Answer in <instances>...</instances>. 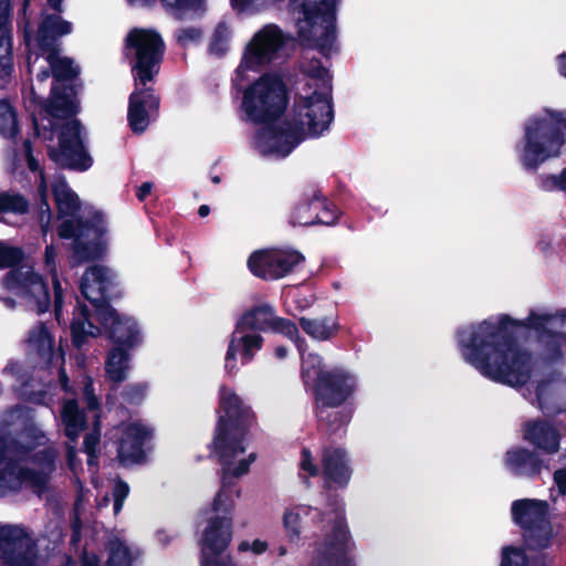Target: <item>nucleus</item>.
<instances>
[{"label": "nucleus", "instance_id": "obj_15", "mask_svg": "<svg viewBox=\"0 0 566 566\" xmlns=\"http://www.w3.org/2000/svg\"><path fill=\"white\" fill-rule=\"evenodd\" d=\"M304 260V255L296 250L260 249L249 255L247 266L258 279L276 281L293 272Z\"/></svg>", "mask_w": 566, "mask_h": 566}, {"label": "nucleus", "instance_id": "obj_50", "mask_svg": "<svg viewBox=\"0 0 566 566\" xmlns=\"http://www.w3.org/2000/svg\"><path fill=\"white\" fill-rule=\"evenodd\" d=\"M543 188L548 191H562L566 193V167L558 175H547L543 179Z\"/></svg>", "mask_w": 566, "mask_h": 566}, {"label": "nucleus", "instance_id": "obj_59", "mask_svg": "<svg viewBox=\"0 0 566 566\" xmlns=\"http://www.w3.org/2000/svg\"><path fill=\"white\" fill-rule=\"evenodd\" d=\"M293 327H294L293 328L294 331L292 332L293 334H282V335L287 337L289 339H291L295 344L298 353L301 355H303L307 349L306 339L300 335L297 325L294 322H293Z\"/></svg>", "mask_w": 566, "mask_h": 566}, {"label": "nucleus", "instance_id": "obj_23", "mask_svg": "<svg viewBox=\"0 0 566 566\" xmlns=\"http://www.w3.org/2000/svg\"><path fill=\"white\" fill-rule=\"evenodd\" d=\"M118 459L124 465L139 463L145 458L144 447L151 438L153 430L140 421L123 423L118 428Z\"/></svg>", "mask_w": 566, "mask_h": 566}, {"label": "nucleus", "instance_id": "obj_19", "mask_svg": "<svg viewBox=\"0 0 566 566\" xmlns=\"http://www.w3.org/2000/svg\"><path fill=\"white\" fill-rule=\"evenodd\" d=\"M117 285L116 273L107 266L95 264L85 271L80 283L83 296L92 304L94 313L102 304H108L107 300L114 294Z\"/></svg>", "mask_w": 566, "mask_h": 566}, {"label": "nucleus", "instance_id": "obj_61", "mask_svg": "<svg viewBox=\"0 0 566 566\" xmlns=\"http://www.w3.org/2000/svg\"><path fill=\"white\" fill-rule=\"evenodd\" d=\"M157 541L163 545H168L175 537L176 534L168 532L166 530H159L156 534Z\"/></svg>", "mask_w": 566, "mask_h": 566}, {"label": "nucleus", "instance_id": "obj_56", "mask_svg": "<svg viewBox=\"0 0 566 566\" xmlns=\"http://www.w3.org/2000/svg\"><path fill=\"white\" fill-rule=\"evenodd\" d=\"M237 355V348L234 347V345H231L229 343L228 350L224 357V370L230 376L235 375L238 371Z\"/></svg>", "mask_w": 566, "mask_h": 566}, {"label": "nucleus", "instance_id": "obj_16", "mask_svg": "<svg viewBox=\"0 0 566 566\" xmlns=\"http://www.w3.org/2000/svg\"><path fill=\"white\" fill-rule=\"evenodd\" d=\"M36 545L32 534L20 524L0 523V563L6 566H33Z\"/></svg>", "mask_w": 566, "mask_h": 566}, {"label": "nucleus", "instance_id": "obj_21", "mask_svg": "<svg viewBox=\"0 0 566 566\" xmlns=\"http://www.w3.org/2000/svg\"><path fill=\"white\" fill-rule=\"evenodd\" d=\"M159 97L154 94L151 84L135 83L129 96L128 124L135 134H142L156 117L159 108Z\"/></svg>", "mask_w": 566, "mask_h": 566}, {"label": "nucleus", "instance_id": "obj_40", "mask_svg": "<svg viewBox=\"0 0 566 566\" xmlns=\"http://www.w3.org/2000/svg\"><path fill=\"white\" fill-rule=\"evenodd\" d=\"M167 12L180 20L200 18L207 11V0H160Z\"/></svg>", "mask_w": 566, "mask_h": 566}, {"label": "nucleus", "instance_id": "obj_58", "mask_svg": "<svg viewBox=\"0 0 566 566\" xmlns=\"http://www.w3.org/2000/svg\"><path fill=\"white\" fill-rule=\"evenodd\" d=\"M249 549L256 555L263 554L268 549V543L261 539H254L251 544L247 541L239 544L240 552H247Z\"/></svg>", "mask_w": 566, "mask_h": 566}, {"label": "nucleus", "instance_id": "obj_34", "mask_svg": "<svg viewBox=\"0 0 566 566\" xmlns=\"http://www.w3.org/2000/svg\"><path fill=\"white\" fill-rule=\"evenodd\" d=\"M272 61L273 59L252 40L247 46L243 57L238 69L235 70V76L232 78V86L237 90L238 93L243 94V91L248 87L243 86L245 72L249 70H255L258 66L264 65Z\"/></svg>", "mask_w": 566, "mask_h": 566}, {"label": "nucleus", "instance_id": "obj_51", "mask_svg": "<svg viewBox=\"0 0 566 566\" xmlns=\"http://www.w3.org/2000/svg\"><path fill=\"white\" fill-rule=\"evenodd\" d=\"M129 486L122 480H117L114 484L113 496H114V513L118 514L124 505L125 499L128 496Z\"/></svg>", "mask_w": 566, "mask_h": 566}, {"label": "nucleus", "instance_id": "obj_9", "mask_svg": "<svg viewBox=\"0 0 566 566\" xmlns=\"http://www.w3.org/2000/svg\"><path fill=\"white\" fill-rule=\"evenodd\" d=\"M28 459L18 460L8 452L7 443L0 437V499L31 490L41 494L50 480L51 457L46 455L38 462V467H30ZM36 464V461L34 462Z\"/></svg>", "mask_w": 566, "mask_h": 566}, {"label": "nucleus", "instance_id": "obj_60", "mask_svg": "<svg viewBox=\"0 0 566 566\" xmlns=\"http://www.w3.org/2000/svg\"><path fill=\"white\" fill-rule=\"evenodd\" d=\"M554 482L562 495H566V469H557L554 472Z\"/></svg>", "mask_w": 566, "mask_h": 566}, {"label": "nucleus", "instance_id": "obj_22", "mask_svg": "<svg viewBox=\"0 0 566 566\" xmlns=\"http://www.w3.org/2000/svg\"><path fill=\"white\" fill-rule=\"evenodd\" d=\"M241 489L238 479L230 490H227L218 502V509L214 511V566H222L219 557L229 546L232 539V511L234 507V496L239 497Z\"/></svg>", "mask_w": 566, "mask_h": 566}, {"label": "nucleus", "instance_id": "obj_24", "mask_svg": "<svg viewBox=\"0 0 566 566\" xmlns=\"http://www.w3.org/2000/svg\"><path fill=\"white\" fill-rule=\"evenodd\" d=\"M353 412L354 410L349 406L313 405L317 431L327 438L345 436Z\"/></svg>", "mask_w": 566, "mask_h": 566}, {"label": "nucleus", "instance_id": "obj_18", "mask_svg": "<svg viewBox=\"0 0 566 566\" xmlns=\"http://www.w3.org/2000/svg\"><path fill=\"white\" fill-rule=\"evenodd\" d=\"M237 332L293 334V321L276 316L275 310L268 303L254 305L238 318Z\"/></svg>", "mask_w": 566, "mask_h": 566}, {"label": "nucleus", "instance_id": "obj_57", "mask_svg": "<svg viewBox=\"0 0 566 566\" xmlns=\"http://www.w3.org/2000/svg\"><path fill=\"white\" fill-rule=\"evenodd\" d=\"M305 72L308 76L317 80H324L327 76V70L318 59L311 60Z\"/></svg>", "mask_w": 566, "mask_h": 566}, {"label": "nucleus", "instance_id": "obj_6", "mask_svg": "<svg viewBox=\"0 0 566 566\" xmlns=\"http://www.w3.org/2000/svg\"><path fill=\"white\" fill-rule=\"evenodd\" d=\"M566 117L560 112H552L549 118L531 119L524 129L523 146L518 150L522 166L536 171L551 158L559 157L565 144Z\"/></svg>", "mask_w": 566, "mask_h": 566}, {"label": "nucleus", "instance_id": "obj_53", "mask_svg": "<svg viewBox=\"0 0 566 566\" xmlns=\"http://www.w3.org/2000/svg\"><path fill=\"white\" fill-rule=\"evenodd\" d=\"M147 389L148 386L144 382L129 385L125 389V397L128 401L137 403L145 398Z\"/></svg>", "mask_w": 566, "mask_h": 566}, {"label": "nucleus", "instance_id": "obj_39", "mask_svg": "<svg viewBox=\"0 0 566 566\" xmlns=\"http://www.w3.org/2000/svg\"><path fill=\"white\" fill-rule=\"evenodd\" d=\"M130 349L114 346L107 355L105 371L107 378L113 382H122L127 378L130 368Z\"/></svg>", "mask_w": 566, "mask_h": 566}, {"label": "nucleus", "instance_id": "obj_49", "mask_svg": "<svg viewBox=\"0 0 566 566\" xmlns=\"http://www.w3.org/2000/svg\"><path fill=\"white\" fill-rule=\"evenodd\" d=\"M22 258L23 251L20 248L0 241V269L13 266Z\"/></svg>", "mask_w": 566, "mask_h": 566}, {"label": "nucleus", "instance_id": "obj_38", "mask_svg": "<svg viewBox=\"0 0 566 566\" xmlns=\"http://www.w3.org/2000/svg\"><path fill=\"white\" fill-rule=\"evenodd\" d=\"M229 343L234 345L237 352L240 353L241 364L248 365L254 359L255 354L262 349L264 338L259 333L237 332L235 326Z\"/></svg>", "mask_w": 566, "mask_h": 566}, {"label": "nucleus", "instance_id": "obj_54", "mask_svg": "<svg viewBox=\"0 0 566 566\" xmlns=\"http://www.w3.org/2000/svg\"><path fill=\"white\" fill-rule=\"evenodd\" d=\"M301 469L308 473L310 476H317L319 474L318 467L313 462L312 452L307 448L301 451Z\"/></svg>", "mask_w": 566, "mask_h": 566}, {"label": "nucleus", "instance_id": "obj_62", "mask_svg": "<svg viewBox=\"0 0 566 566\" xmlns=\"http://www.w3.org/2000/svg\"><path fill=\"white\" fill-rule=\"evenodd\" d=\"M82 566H99V559L96 554L85 552L81 558Z\"/></svg>", "mask_w": 566, "mask_h": 566}, {"label": "nucleus", "instance_id": "obj_30", "mask_svg": "<svg viewBox=\"0 0 566 566\" xmlns=\"http://www.w3.org/2000/svg\"><path fill=\"white\" fill-rule=\"evenodd\" d=\"M524 439L547 454L559 450L560 433L548 421H527L524 426Z\"/></svg>", "mask_w": 566, "mask_h": 566}, {"label": "nucleus", "instance_id": "obj_29", "mask_svg": "<svg viewBox=\"0 0 566 566\" xmlns=\"http://www.w3.org/2000/svg\"><path fill=\"white\" fill-rule=\"evenodd\" d=\"M61 421L64 427V433L70 440L66 444L69 465L75 471V446L71 444V442H75L80 433L86 428L85 415L78 408L76 400L69 399L64 401L61 410Z\"/></svg>", "mask_w": 566, "mask_h": 566}, {"label": "nucleus", "instance_id": "obj_28", "mask_svg": "<svg viewBox=\"0 0 566 566\" xmlns=\"http://www.w3.org/2000/svg\"><path fill=\"white\" fill-rule=\"evenodd\" d=\"M10 0H0V86H4L11 76L12 64V22Z\"/></svg>", "mask_w": 566, "mask_h": 566}, {"label": "nucleus", "instance_id": "obj_42", "mask_svg": "<svg viewBox=\"0 0 566 566\" xmlns=\"http://www.w3.org/2000/svg\"><path fill=\"white\" fill-rule=\"evenodd\" d=\"M197 530L201 532L200 544V566H212V515L209 509L203 510L198 515Z\"/></svg>", "mask_w": 566, "mask_h": 566}, {"label": "nucleus", "instance_id": "obj_31", "mask_svg": "<svg viewBox=\"0 0 566 566\" xmlns=\"http://www.w3.org/2000/svg\"><path fill=\"white\" fill-rule=\"evenodd\" d=\"M322 191L316 186H311L304 190L301 199L291 211L289 222L291 226L312 227L314 226V218H317V210L321 200Z\"/></svg>", "mask_w": 566, "mask_h": 566}, {"label": "nucleus", "instance_id": "obj_8", "mask_svg": "<svg viewBox=\"0 0 566 566\" xmlns=\"http://www.w3.org/2000/svg\"><path fill=\"white\" fill-rule=\"evenodd\" d=\"M301 377L312 388L313 405L348 406L357 390L355 376L342 368L324 369L318 357L302 365Z\"/></svg>", "mask_w": 566, "mask_h": 566}, {"label": "nucleus", "instance_id": "obj_47", "mask_svg": "<svg viewBox=\"0 0 566 566\" xmlns=\"http://www.w3.org/2000/svg\"><path fill=\"white\" fill-rule=\"evenodd\" d=\"M322 205H319L317 210V218H314V226H335L338 223L342 211L336 207V205L331 201L327 197L321 195Z\"/></svg>", "mask_w": 566, "mask_h": 566}, {"label": "nucleus", "instance_id": "obj_17", "mask_svg": "<svg viewBox=\"0 0 566 566\" xmlns=\"http://www.w3.org/2000/svg\"><path fill=\"white\" fill-rule=\"evenodd\" d=\"M49 156L59 166L73 170L84 171L92 166L93 159L83 145L76 119L65 123L59 135V146L49 148Z\"/></svg>", "mask_w": 566, "mask_h": 566}, {"label": "nucleus", "instance_id": "obj_26", "mask_svg": "<svg viewBox=\"0 0 566 566\" xmlns=\"http://www.w3.org/2000/svg\"><path fill=\"white\" fill-rule=\"evenodd\" d=\"M49 54L43 60L45 65H41L36 72V85H32L31 92L34 99H40L41 84L50 77L48 67L52 70L55 82L70 80L77 75L78 69L74 65L73 61L67 57H62L57 54L56 48L53 50H45Z\"/></svg>", "mask_w": 566, "mask_h": 566}, {"label": "nucleus", "instance_id": "obj_5", "mask_svg": "<svg viewBox=\"0 0 566 566\" xmlns=\"http://www.w3.org/2000/svg\"><path fill=\"white\" fill-rule=\"evenodd\" d=\"M94 321L104 326L114 346L133 349L143 342L142 328L134 317L118 314L109 304H102L97 307L96 315H91L85 306H78L75 311L71 331L76 347H81L88 337L101 334Z\"/></svg>", "mask_w": 566, "mask_h": 566}, {"label": "nucleus", "instance_id": "obj_7", "mask_svg": "<svg viewBox=\"0 0 566 566\" xmlns=\"http://www.w3.org/2000/svg\"><path fill=\"white\" fill-rule=\"evenodd\" d=\"M0 430L18 431L14 439L7 443L8 452L20 460L28 459L30 467H38L44 457H51L50 474L54 471L56 452L46 447L45 433L35 424L32 411L25 407L17 406L0 415Z\"/></svg>", "mask_w": 566, "mask_h": 566}, {"label": "nucleus", "instance_id": "obj_4", "mask_svg": "<svg viewBox=\"0 0 566 566\" xmlns=\"http://www.w3.org/2000/svg\"><path fill=\"white\" fill-rule=\"evenodd\" d=\"M218 422L214 434V454L221 465V485L214 495V511L227 490L250 471L256 454L250 453L235 464L239 454L245 452L244 440L256 422V416L235 390L226 385L219 387Z\"/></svg>", "mask_w": 566, "mask_h": 566}, {"label": "nucleus", "instance_id": "obj_11", "mask_svg": "<svg viewBox=\"0 0 566 566\" xmlns=\"http://www.w3.org/2000/svg\"><path fill=\"white\" fill-rule=\"evenodd\" d=\"M1 302L9 308L24 304L39 314L50 308L51 298L46 284L32 265L22 264L10 270L2 280Z\"/></svg>", "mask_w": 566, "mask_h": 566}, {"label": "nucleus", "instance_id": "obj_14", "mask_svg": "<svg viewBox=\"0 0 566 566\" xmlns=\"http://www.w3.org/2000/svg\"><path fill=\"white\" fill-rule=\"evenodd\" d=\"M328 492L327 505L335 513V518L331 532L325 535L321 545L315 549L314 557L356 566L354 556L356 546L346 522L344 501L338 494Z\"/></svg>", "mask_w": 566, "mask_h": 566}, {"label": "nucleus", "instance_id": "obj_25", "mask_svg": "<svg viewBox=\"0 0 566 566\" xmlns=\"http://www.w3.org/2000/svg\"><path fill=\"white\" fill-rule=\"evenodd\" d=\"M27 350L28 355L41 366L64 361L63 354L54 352L53 338L43 323H38L29 331Z\"/></svg>", "mask_w": 566, "mask_h": 566}, {"label": "nucleus", "instance_id": "obj_32", "mask_svg": "<svg viewBox=\"0 0 566 566\" xmlns=\"http://www.w3.org/2000/svg\"><path fill=\"white\" fill-rule=\"evenodd\" d=\"M72 23L64 20L57 13H43L42 22L39 25L36 43L41 50H53L60 36L72 32Z\"/></svg>", "mask_w": 566, "mask_h": 566}, {"label": "nucleus", "instance_id": "obj_1", "mask_svg": "<svg viewBox=\"0 0 566 566\" xmlns=\"http://www.w3.org/2000/svg\"><path fill=\"white\" fill-rule=\"evenodd\" d=\"M289 92L276 74L264 73L243 91L241 108L248 120L263 124L254 138L255 148L265 157L283 159L304 139L306 134L321 136L334 119L329 93L314 91L295 99L294 115L276 122L286 111Z\"/></svg>", "mask_w": 566, "mask_h": 566}, {"label": "nucleus", "instance_id": "obj_63", "mask_svg": "<svg viewBox=\"0 0 566 566\" xmlns=\"http://www.w3.org/2000/svg\"><path fill=\"white\" fill-rule=\"evenodd\" d=\"M153 189V185L150 182H144L137 191V197L139 200H145L146 197L150 193Z\"/></svg>", "mask_w": 566, "mask_h": 566}, {"label": "nucleus", "instance_id": "obj_44", "mask_svg": "<svg viewBox=\"0 0 566 566\" xmlns=\"http://www.w3.org/2000/svg\"><path fill=\"white\" fill-rule=\"evenodd\" d=\"M564 331H545V334L538 337L543 344L546 359L548 361H557L563 358L562 346L566 342V328Z\"/></svg>", "mask_w": 566, "mask_h": 566}, {"label": "nucleus", "instance_id": "obj_46", "mask_svg": "<svg viewBox=\"0 0 566 566\" xmlns=\"http://www.w3.org/2000/svg\"><path fill=\"white\" fill-rule=\"evenodd\" d=\"M19 132L14 107L8 99L0 98V135L13 138Z\"/></svg>", "mask_w": 566, "mask_h": 566}, {"label": "nucleus", "instance_id": "obj_43", "mask_svg": "<svg viewBox=\"0 0 566 566\" xmlns=\"http://www.w3.org/2000/svg\"><path fill=\"white\" fill-rule=\"evenodd\" d=\"M310 512L311 507L307 506H293L285 510L282 523L290 543L298 544L301 541L304 517L308 516Z\"/></svg>", "mask_w": 566, "mask_h": 566}, {"label": "nucleus", "instance_id": "obj_45", "mask_svg": "<svg viewBox=\"0 0 566 566\" xmlns=\"http://www.w3.org/2000/svg\"><path fill=\"white\" fill-rule=\"evenodd\" d=\"M252 40L273 60L283 46L282 32L277 27L264 28Z\"/></svg>", "mask_w": 566, "mask_h": 566}, {"label": "nucleus", "instance_id": "obj_35", "mask_svg": "<svg viewBox=\"0 0 566 566\" xmlns=\"http://www.w3.org/2000/svg\"><path fill=\"white\" fill-rule=\"evenodd\" d=\"M83 397L90 411L94 412V430L88 433L84 440V451L88 455V465H95V449L99 441L98 430V415L96 413L99 408V400L94 394L93 380L90 377H85L83 387Z\"/></svg>", "mask_w": 566, "mask_h": 566}, {"label": "nucleus", "instance_id": "obj_33", "mask_svg": "<svg viewBox=\"0 0 566 566\" xmlns=\"http://www.w3.org/2000/svg\"><path fill=\"white\" fill-rule=\"evenodd\" d=\"M298 324L305 334L319 342L333 339L340 331L336 314L314 318L302 316L298 318Z\"/></svg>", "mask_w": 566, "mask_h": 566}, {"label": "nucleus", "instance_id": "obj_36", "mask_svg": "<svg viewBox=\"0 0 566 566\" xmlns=\"http://www.w3.org/2000/svg\"><path fill=\"white\" fill-rule=\"evenodd\" d=\"M108 558L106 566H132L142 555L136 546H128L120 533H112L107 541Z\"/></svg>", "mask_w": 566, "mask_h": 566}, {"label": "nucleus", "instance_id": "obj_20", "mask_svg": "<svg viewBox=\"0 0 566 566\" xmlns=\"http://www.w3.org/2000/svg\"><path fill=\"white\" fill-rule=\"evenodd\" d=\"M323 489L332 491L346 489L353 475L350 459L347 451L340 447H324L322 450Z\"/></svg>", "mask_w": 566, "mask_h": 566}, {"label": "nucleus", "instance_id": "obj_48", "mask_svg": "<svg viewBox=\"0 0 566 566\" xmlns=\"http://www.w3.org/2000/svg\"><path fill=\"white\" fill-rule=\"evenodd\" d=\"M528 557L522 547L505 546L500 566H528Z\"/></svg>", "mask_w": 566, "mask_h": 566}, {"label": "nucleus", "instance_id": "obj_37", "mask_svg": "<svg viewBox=\"0 0 566 566\" xmlns=\"http://www.w3.org/2000/svg\"><path fill=\"white\" fill-rule=\"evenodd\" d=\"M46 115L53 118H64L74 115L77 112V102L71 88L65 90L62 94L59 86H52V96L48 104L44 105Z\"/></svg>", "mask_w": 566, "mask_h": 566}, {"label": "nucleus", "instance_id": "obj_3", "mask_svg": "<svg viewBox=\"0 0 566 566\" xmlns=\"http://www.w3.org/2000/svg\"><path fill=\"white\" fill-rule=\"evenodd\" d=\"M24 150L29 169L34 174L36 196L40 199L39 222L43 235L50 231L52 212L49 205V187L54 196L59 217L65 218L59 226L57 233L62 239L74 238L73 258L76 262H86L99 259L106 252L107 240L104 238L106 227L101 218H96L91 226L83 224L77 219L81 201L77 195L69 187L61 174L48 175L41 169L33 157L30 142H24Z\"/></svg>", "mask_w": 566, "mask_h": 566}, {"label": "nucleus", "instance_id": "obj_27", "mask_svg": "<svg viewBox=\"0 0 566 566\" xmlns=\"http://www.w3.org/2000/svg\"><path fill=\"white\" fill-rule=\"evenodd\" d=\"M504 465L514 476L533 479L541 474L544 463L536 451L514 447L505 452Z\"/></svg>", "mask_w": 566, "mask_h": 566}, {"label": "nucleus", "instance_id": "obj_52", "mask_svg": "<svg viewBox=\"0 0 566 566\" xmlns=\"http://www.w3.org/2000/svg\"><path fill=\"white\" fill-rule=\"evenodd\" d=\"M176 38L182 45L198 42L202 38V32L198 28H182L177 31Z\"/></svg>", "mask_w": 566, "mask_h": 566}, {"label": "nucleus", "instance_id": "obj_2", "mask_svg": "<svg viewBox=\"0 0 566 566\" xmlns=\"http://www.w3.org/2000/svg\"><path fill=\"white\" fill-rule=\"evenodd\" d=\"M547 323L566 328V314H536L525 321L501 314L497 323L488 318L457 332L458 344L469 364L484 377L510 387L526 385L532 375V355L518 346L515 328L534 329L538 337L545 334Z\"/></svg>", "mask_w": 566, "mask_h": 566}, {"label": "nucleus", "instance_id": "obj_10", "mask_svg": "<svg viewBox=\"0 0 566 566\" xmlns=\"http://www.w3.org/2000/svg\"><path fill=\"white\" fill-rule=\"evenodd\" d=\"M124 55L134 82L151 84L159 73L165 55V42L154 29L135 28L125 38Z\"/></svg>", "mask_w": 566, "mask_h": 566}, {"label": "nucleus", "instance_id": "obj_12", "mask_svg": "<svg viewBox=\"0 0 566 566\" xmlns=\"http://www.w3.org/2000/svg\"><path fill=\"white\" fill-rule=\"evenodd\" d=\"M300 8L305 22L297 31L301 42L328 56L336 41L335 0L304 1Z\"/></svg>", "mask_w": 566, "mask_h": 566}, {"label": "nucleus", "instance_id": "obj_41", "mask_svg": "<svg viewBox=\"0 0 566 566\" xmlns=\"http://www.w3.org/2000/svg\"><path fill=\"white\" fill-rule=\"evenodd\" d=\"M44 270L51 276L54 292V310L56 319H61L63 305V287L57 274V252L53 244H49L44 252Z\"/></svg>", "mask_w": 566, "mask_h": 566}, {"label": "nucleus", "instance_id": "obj_64", "mask_svg": "<svg viewBox=\"0 0 566 566\" xmlns=\"http://www.w3.org/2000/svg\"><path fill=\"white\" fill-rule=\"evenodd\" d=\"M558 71L560 75L566 77V52L557 56Z\"/></svg>", "mask_w": 566, "mask_h": 566}, {"label": "nucleus", "instance_id": "obj_13", "mask_svg": "<svg viewBox=\"0 0 566 566\" xmlns=\"http://www.w3.org/2000/svg\"><path fill=\"white\" fill-rule=\"evenodd\" d=\"M513 522L523 530L528 549L542 551L551 546L553 527L548 520V503L542 500L522 499L512 503Z\"/></svg>", "mask_w": 566, "mask_h": 566}, {"label": "nucleus", "instance_id": "obj_55", "mask_svg": "<svg viewBox=\"0 0 566 566\" xmlns=\"http://www.w3.org/2000/svg\"><path fill=\"white\" fill-rule=\"evenodd\" d=\"M2 375L6 377H11L15 381H23L25 376L23 374L22 366L15 360H9L4 368L2 369Z\"/></svg>", "mask_w": 566, "mask_h": 566}]
</instances>
